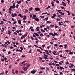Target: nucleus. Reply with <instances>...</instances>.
Returning <instances> with one entry per match:
<instances>
[{"instance_id":"obj_54","label":"nucleus","mask_w":75,"mask_h":75,"mask_svg":"<svg viewBox=\"0 0 75 75\" xmlns=\"http://www.w3.org/2000/svg\"><path fill=\"white\" fill-rule=\"evenodd\" d=\"M56 20H57V21H59L61 20V19H56Z\"/></svg>"},{"instance_id":"obj_4","label":"nucleus","mask_w":75,"mask_h":75,"mask_svg":"<svg viewBox=\"0 0 75 75\" xmlns=\"http://www.w3.org/2000/svg\"><path fill=\"white\" fill-rule=\"evenodd\" d=\"M36 72V71L35 70H33L32 71L31 73V74H34Z\"/></svg>"},{"instance_id":"obj_60","label":"nucleus","mask_w":75,"mask_h":75,"mask_svg":"<svg viewBox=\"0 0 75 75\" xmlns=\"http://www.w3.org/2000/svg\"><path fill=\"white\" fill-rule=\"evenodd\" d=\"M57 17H62V16L61 15H58L57 16Z\"/></svg>"},{"instance_id":"obj_28","label":"nucleus","mask_w":75,"mask_h":75,"mask_svg":"<svg viewBox=\"0 0 75 75\" xmlns=\"http://www.w3.org/2000/svg\"><path fill=\"white\" fill-rule=\"evenodd\" d=\"M41 69L43 70V69H45V68L43 67H40Z\"/></svg>"},{"instance_id":"obj_21","label":"nucleus","mask_w":75,"mask_h":75,"mask_svg":"<svg viewBox=\"0 0 75 75\" xmlns=\"http://www.w3.org/2000/svg\"><path fill=\"white\" fill-rule=\"evenodd\" d=\"M28 10H27V9L25 10V13H28Z\"/></svg>"},{"instance_id":"obj_45","label":"nucleus","mask_w":75,"mask_h":75,"mask_svg":"<svg viewBox=\"0 0 75 75\" xmlns=\"http://www.w3.org/2000/svg\"><path fill=\"white\" fill-rule=\"evenodd\" d=\"M71 71H74V72H75V69H72Z\"/></svg>"},{"instance_id":"obj_38","label":"nucleus","mask_w":75,"mask_h":75,"mask_svg":"<svg viewBox=\"0 0 75 75\" xmlns=\"http://www.w3.org/2000/svg\"><path fill=\"white\" fill-rule=\"evenodd\" d=\"M39 48H40V49H41V50H43V49H42V48L41 47H38Z\"/></svg>"},{"instance_id":"obj_9","label":"nucleus","mask_w":75,"mask_h":75,"mask_svg":"<svg viewBox=\"0 0 75 75\" xmlns=\"http://www.w3.org/2000/svg\"><path fill=\"white\" fill-rule=\"evenodd\" d=\"M39 28H40L39 27L36 28V30L37 31H40V29H39Z\"/></svg>"},{"instance_id":"obj_7","label":"nucleus","mask_w":75,"mask_h":75,"mask_svg":"<svg viewBox=\"0 0 75 75\" xmlns=\"http://www.w3.org/2000/svg\"><path fill=\"white\" fill-rule=\"evenodd\" d=\"M5 44H7V45H8V44H10V42H9V41H7L5 43Z\"/></svg>"},{"instance_id":"obj_55","label":"nucleus","mask_w":75,"mask_h":75,"mask_svg":"<svg viewBox=\"0 0 75 75\" xmlns=\"http://www.w3.org/2000/svg\"><path fill=\"white\" fill-rule=\"evenodd\" d=\"M4 59L5 60H7V58H6V57H5L4 58Z\"/></svg>"},{"instance_id":"obj_6","label":"nucleus","mask_w":75,"mask_h":75,"mask_svg":"<svg viewBox=\"0 0 75 75\" xmlns=\"http://www.w3.org/2000/svg\"><path fill=\"white\" fill-rule=\"evenodd\" d=\"M23 70H24V71H26L28 69L26 67H25L23 68Z\"/></svg>"},{"instance_id":"obj_15","label":"nucleus","mask_w":75,"mask_h":75,"mask_svg":"<svg viewBox=\"0 0 75 75\" xmlns=\"http://www.w3.org/2000/svg\"><path fill=\"white\" fill-rule=\"evenodd\" d=\"M10 8H11V9H13V8H15V6H10Z\"/></svg>"},{"instance_id":"obj_53","label":"nucleus","mask_w":75,"mask_h":75,"mask_svg":"<svg viewBox=\"0 0 75 75\" xmlns=\"http://www.w3.org/2000/svg\"><path fill=\"white\" fill-rule=\"evenodd\" d=\"M20 49L21 50H23V47H20Z\"/></svg>"},{"instance_id":"obj_57","label":"nucleus","mask_w":75,"mask_h":75,"mask_svg":"<svg viewBox=\"0 0 75 75\" xmlns=\"http://www.w3.org/2000/svg\"><path fill=\"white\" fill-rule=\"evenodd\" d=\"M31 51H32L31 50H30L29 52V53H31Z\"/></svg>"},{"instance_id":"obj_61","label":"nucleus","mask_w":75,"mask_h":75,"mask_svg":"<svg viewBox=\"0 0 75 75\" xmlns=\"http://www.w3.org/2000/svg\"><path fill=\"white\" fill-rule=\"evenodd\" d=\"M62 74H63V73L61 72H60V75H62Z\"/></svg>"},{"instance_id":"obj_58","label":"nucleus","mask_w":75,"mask_h":75,"mask_svg":"<svg viewBox=\"0 0 75 75\" xmlns=\"http://www.w3.org/2000/svg\"><path fill=\"white\" fill-rule=\"evenodd\" d=\"M54 17H55V16H53L51 17L52 18H54Z\"/></svg>"},{"instance_id":"obj_35","label":"nucleus","mask_w":75,"mask_h":75,"mask_svg":"<svg viewBox=\"0 0 75 75\" xmlns=\"http://www.w3.org/2000/svg\"><path fill=\"white\" fill-rule=\"evenodd\" d=\"M43 58H45V59H48V57H45V56H43Z\"/></svg>"},{"instance_id":"obj_20","label":"nucleus","mask_w":75,"mask_h":75,"mask_svg":"<svg viewBox=\"0 0 75 75\" xmlns=\"http://www.w3.org/2000/svg\"><path fill=\"white\" fill-rule=\"evenodd\" d=\"M40 37H44V35L42 33H41L40 34Z\"/></svg>"},{"instance_id":"obj_2","label":"nucleus","mask_w":75,"mask_h":75,"mask_svg":"<svg viewBox=\"0 0 75 75\" xmlns=\"http://www.w3.org/2000/svg\"><path fill=\"white\" fill-rule=\"evenodd\" d=\"M23 68H24V67H25V66H26V67H27V68L28 69V67H30V64L27 65V63L24 64H23Z\"/></svg>"},{"instance_id":"obj_29","label":"nucleus","mask_w":75,"mask_h":75,"mask_svg":"<svg viewBox=\"0 0 75 75\" xmlns=\"http://www.w3.org/2000/svg\"><path fill=\"white\" fill-rule=\"evenodd\" d=\"M50 6H48L47 8H46V9H48L49 8H50Z\"/></svg>"},{"instance_id":"obj_44","label":"nucleus","mask_w":75,"mask_h":75,"mask_svg":"<svg viewBox=\"0 0 75 75\" xmlns=\"http://www.w3.org/2000/svg\"><path fill=\"white\" fill-rule=\"evenodd\" d=\"M33 17H37V16H36V15H33Z\"/></svg>"},{"instance_id":"obj_47","label":"nucleus","mask_w":75,"mask_h":75,"mask_svg":"<svg viewBox=\"0 0 75 75\" xmlns=\"http://www.w3.org/2000/svg\"><path fill=\"white\" fill-rule=\"evenodd\" d=\"M30 31H34V29H32L31 30H30Z\"/></svg>"},{"instance_id":"obj_32","label":"nucleus","mask_w":75,"mask_h":75,"mask_svg":"<svg viewBox=\"0 0 75 75\" xmlns=\"http://www.w3.org/2000/svg\"><path fill=\"white\" fill-rule=\"evenodd\" d=\"M63 6H64V7H66V6H67V5L66 4H63Z\"/></svg>"},{"instance_id":"obj_30","label":"nucleus","mask_w":75,"mask_h":75,"mask_svg":"<svg viewBox=\"0 0 75 75\" xmlns=\"http://www.w3.org/2000/svg\"><path fill=\"white\" fill-rule=\"evenodd\" d=\"M56 64V67H59V65L58 64Z\"/></svg>"},{"instance_id":"obj_11","label":"nucleus","mask_w":75,"mask_h":75,"mask_svg":"<svg viewBox=\"0 0 75 75\" xmlns=\"http://www.w3.org/2000/svg\"><path fill=\"white\" fill-rule=\"evenodd\" d=\"M59 68H60V70H62V69H64V68L63 67H62L61 66H60Z\"/></svg>"},{"instance_id":"obj_23","label":"nucleus","mask_w":75,"mask_h":75,"mask_svg":"<svg viewBox=\"0 0 75 75\" xmlns=\"http://www.w3.org/2000/svg\"><path fill=\"white\" fill-rule=\"evenodd\" d=\"M33 10V8L32 7L30 8H29V11H31V10Z\"/></svg>"},{"instance_id":"obj_13","label":"nucleus","mask_w":75,"mask_h":75,"mask_svg":"<svg viewBox=\"0 0 75 75\" xmlns=\"http://www.w3.org/2000/svg\"><path fill=\"white\" fill-rule=\"evenodd\" d=\"M18 16L20 17H22V18L23 17V16L22 15H21V14H19L18 15Z\"/></svg>"},{"instance_id":"obj_56","label":"nucleus","mask_w":75,"mask_h":75,"mask_svg":"<svg viewBox=\"0 0 75 75\" xmlns=\"http://www.w3.org/2000/svg\"><path fill=\"white\" fill-rule=\"evenodd\" d=\"M9 48H10V49H12V48H13V47L12 46H11L9 47Z\"/></svg>"},{"instance_id":"obj_46","label":"nucleus","mask_w":75,"mask_h":75,"mask_svg":"<svg viewBox=\"0 0 75 75\" xmlns=\"http://www.w3.org/2000/svg\"><path fill=\"white\" fill-rule=\"evenodd\" d=\"M18 6H19V5H18V4L16 6V8H18Z\"/></svg>"},{"instance_id":"obj_31","label":"nucleus","mask_w":75,"mask_h":75,"mask_svg":"<svg viewBox=\"0 0 75 75\" xmlns=\"http://www.w3.org/2000/svg\"><path fill=\"white\" fill-rule=\"evenodd\" d=\"M61 8H62V9H64V10H65V8L64 7H61Z\"/></svg>"},{"instance_id":"obj_25","label":"nucleus","mask_w":75,"mask_h":75,"mask_svg":"<svg viewBox=\"0 0 75 75\" xmlns=\"http://www.w3.org/2000/svg\"><path fill=\"white\" fill-rule=\"evenodd\" d=\"M10 33H11V32H10V31H8V33L9 34V35H10Z\"/></svg>"},{"instance_id":"obj_63","label":"nucleus","mask_w":75,"mask_h":75,"mask_svg":"<svg viewBox=\"0 0 75 75\" xmlns=\"http://www.w3.org/2000/svg\"><path fill=\"white\" fill-rule=\"evenodd\" d=\"M19 31L21 32H22V30H19Z\"/></svg>"},{"instance_id":"obj_33","label":"nucleus","mask_w":75,"mask_h":75,"mask_svg":"<svg viewBox=\"0 0 75 75\" xmlns=\"http://www.w3.org/2000/svg\"><path fill=\"white\" fill-rule=\"evenodd\" d=\"M54 46L55 47H58V44H55Z\"/></svg>"},{"instance_id":"obj_41","label":"nucleus","mask_w":75,"mask_h":75,"mask_svg":"<svg viewBox=\"0 0 75 75\" xmlns=\"http://www.w3.org/2000/svg\"><path fill=\"white\" fill-rule=\"evenodd\" d=\"M46 27L47 28V29H48V30H49V29H50V28H49V26H48L47 25Z\"/></svg>"},{"instance_id":"obj_10","label":"nucleus","mask_w":75,"mask_h":75,"mask_svg":"<svg viewBox=\"0 0 75 75\" xmlns=\"http://www.w3.org/2000/svg\"><path fill=\"white\" fill-rule=\"evenodd\" d=\"M66 12H67V13H68V16H69V15H70V14H71V13H70V12H69V11H67Z\"/></svg>"},{"instance_id":"obj_39","label":"nucleus","mask_w":75,"mask_h":75,"mask_svg":"<svg viewBox=\"0 0 75 75\" xmlns=\"http://www.w3.org/2000/svg\"><path fill=\"white\" fill-rule=\"evenodd\" d=\"M50 27H54L55 26V25H51L50 26Z\"/></svg>"},{"instance_id":"obj_5","label":"nucleus","mask_w":75,"mask_h":75,"mask_svg":"<svg viewBox=\"0 0 75 75\" xmlns=\"http://www.w3.org/2000/svg\"><path fill=\"white\" fill-rule=\"evenodd\" d=\"M35 10L37 11H39L40 10V9L39 8H35Z\"/></svg>"},{"instance_id":"obj_17","label":"nucleus","mask_w":75,"mask_h":75,"mask_svg":"<svg viewBox=\"0 0 75 75\" xmlns=\"http://www.w3.org/2000/svg\"><path fill=\"white\" fill-rule=\"evenodd\" d=\"M55 53H57V52L55 51H54V52H53V54L55 55H56V54H55Z\"/></svg>"},{"instance_id":"obj_22","label":"nucleus","mask_w":75,"mask_h":75,"mask_svg":"<svg viewBox=\"0 0 75 75\" xmlns=\"http://www.w3.org/2000/svg\"><path fill=\"white\" fill-rule=\"evenodd\" d=\"M23 17H24V18H23V20H26V16L24 15Z\"/></svg>"},{"instance_id":"obj_27","label":"nucleus","mask_w":75,"mask_h":75,"mask_svg":"<svg viewBox=\"0 0 75 75\" xmlns=\"http://www.w3.org/2000/svg\"><path fill=\"white\" fill-rule=\"evenodd\" d=\"M25 62H26V61H24L22 62L21 63L22 64H24V63H25Z\"/></svg>"},{"instance_id":"obj_52","label":"nucleus","mask_w":75,"mask_h":75,"mask_svg":"<svg viewBox=\"0 0 75 75\" xmlns=\"http://www.w3.org/2000/svg\"><path fill=\"white\" fill-rule=\"evenodd\" d=\"M13 7H15V3H13Z\"/></svg>"},{"instance_id":"obj_43","label":"nucleus","mask_w":75,"mask_h":75,"mask_svg":"<svg viewBox=\"0 0 75 75\" xmlns=\"http://www.w3.org/2000/svg\"><path fill=\"white\" fill-rule=\"evenodd\" d=\"M56 2L57 3H59V1H58V0H56Z\"/></svg>"},{"instance_id":"obj_49","label":"nucleus","mask_w":75,"mask_h":75,"mask_svg":"<svg viewBox=\"0 0 75 75\" xmlns=\"http://www.w3.org/2000/svg\"><path fill=\"white\" fill-rule=\"evenodd\" d=\"M15 73L16 74H18V71H17V70H16L15 71Z\"/></svg>"},{"instance_id":"obj_37","label":"nucleus","mask_w":75,"mask_h":75,"mask_svg":"<svg viewBox=\"0 0 75 75\" xmlns=\"http://www.w3.org/2000/svg\"><path fill=\"white\" fill-rule=\"evenodd\" d=\"M30 29H32L33 28V27H32V26H30V28H29Z\"/></svg>"},{"instance_id":"obj_1","label":"nucleus","mask_w":75,"mask_h":75,"mask_svg":"<svg viewBox=\"0 0 75 75\" xmlns=\"http://www.w3.org/2000/svg\"><path fill=\"white\" fill-rule=\"evenodd\" d=\"M49 35H51L53 37H55V35L58 36V34L55 32H54V33H50Z\"/></svg>"},{"instance_id":"obj_64","label":"nucleus","mask_w":75,"mask_h":75,"mask_svg":"<svg viewBox=\"0 0 75 75\" xmlns=\"http://www.w3.org/2000/svg\"><path fill=\"white\" fill-rule=\"evenodd\" d=\"M54 4V2L52 1L51 3V4Z\"/></svg>"},{"instance_id":"obj_59","label":"nucleus","mask_w":75,"mask_h":75,"mask_svg":"<svg viewBox=\"0 0 75 75\" xmlns=\"http://www.w3.org/2000/svg\"><path fill=\"white\" fill-rule=\"evenodd\" d=\"M9 11H12V9L10 8H9Z\"/></svg>"},{"instance_id":"obj_50","label":"nucleus","mask_w":75,"mask_h":75,"mask_svg":"<svg viewBox=\"0 0 75 75\" xmlns=\"http://www.w3.org/2000/svg\"><path fill=\"white\" fill-rule=\"evenodd\" d=\"M69 54H73V52H71L69 53Z\"/></svg>"},{"instance_id":"obj_40","label":"nucleus","mask_w":75,"mask_h":75,"mask_svg":"<svg viewBox=\"0 0 75 75\" xmlns=\"http://www.w3.org/2000/svg\"><path fill=\"white\" fill-rule=\"evenodd\" d=\"M1 2L2 3H4V0H1Z\"/></svg>"},{"instance_id":"obj_51","label":"nucleus","mask_w":75,"mask_h":75,"mask_svg":"<svg viewBox=\"0 0 75 75\" xmlns=\"http://www.w3.org/2000/svg\"><path fill=\"white\" fill-rule=\"evenodd\" d=\"M46 20H48V17H47L45 18Z\"/></svg>"},{"instance_id":"obj_62","label":"nucleus","mask_w":75,"mask_h":75,"mask_svg":"<svg viewBox=\"0 0 75 75\" xmlns=\"http://www.w3.org/2000/svg\"><path fill=\"white\" fill-rule=\"evenodd\" d=\"M57 11H58V12H60V11H61V10H58Z\"/></svg>"},{"instance_id":"obj_26","label":"nucleus","mask_w":75,"mask_h":75,"mask_svg":"<svg viewBox=\"0 0 75 75\" xmlns=\"http://www.w3.org/2000/svg\"><path fill=\"white\" fill-rule=\"evenodd\" d=\"M41 31L43 32V33H45V30H44L43 29H41Z\"/></svg>"},{"instance_id":"obj_8","label":"nucleus","mask_w":75,"mask_h":75,"mask_svg":"<svg viewBox=\"0 0 75 75\" xmlns=\"http://www.w3.org/2000/svg\"><path fill=\"white\" fill-rule=\"evenodd\" d=\"M16 51H19V52H22V50H18L17 49L16 50Z\"/></svg>"},{"instance_id":"obj_34","label":"nucleus","mask_w":75,"mask_h":75,"mask_svg":"<svg viewBox=\"0 0 75 75\" xmlns=\"http://www.w3.org/2000/svg\"><path fill=\"white\" fill-rule=\"evenodd\" d=\"M47 14V12L43 13H42V14Z\"/></svg>"},{"instance_id":"obj_48","label":"nucleus","mask_w":75,"mask_h":75,"mask_svg":"<svg viewBox=\"0 0 75 75\" xmlns=\"http://www.w3.org/2000/svg\"><path fill=\"white\" fill-rule=\"evenodd\" d=\"M33 37H35H35H36V36H35V35H34V34H33Z\"/></svg>"},{"instance_id":"obj_3","label":"nucleus","mask_w":75,"mask_h":75,"mask_svg":"<svg viewBox=\"0 0 75 75\" xmlns=\"http://www.w3.org/2000/svg\"><path fill=\"white\" fill-rule=\"evenodd\" d=\"M11 16L12 17H14L15 16H17V15L16 13H15L14 14L13 13H12Z\"/></svg>"},{"instance_id":"obj_12","label":"nucleus","mask_w":75,"mask_h":75,"mask_svg":"<svg viewBox=\"0 0 75 75\" xmlns=\"http://www.w3.org/2000/svg\"><path fill=\"white\" fill-rule=\"evenodd\" d=\"M35 20L37 21H38H38H39V19H38V18H35Z\"/></svg>"},{"instance_id":"obj_36","label":"nucleus","mask_w":75,"mask_h":75,"mask_svg":"<svg viewBox=\"0 0 75 75\" xmlns=\"http://www.w3.org/2000/svg\"><path fill=\"white\" fill-rule=\"evenodd\" d=\"M46 22L47 23H51V22L50 21H46Z\"/></svg>"},{"instance_id":"obj_19","label":"nucleus","mask_w":75,"mask_h":75,"mask_svg":"<svg viewBox=\"0 0 75 75\" xmlns=\"http://www.w3.org/2000/svg\"><path fill=\"white\" fill-rule=\"evenodd\" d=\"M18 4H20L21 3V1H17Z\"/></svg>"},{"instance_id":"obj_18","label":"nucleus","mask_w":75,"mask_h":75,"mask_svg":"<svg viewBox=\"0 0 75 75\" xmlns=\"http://www.w3.org/2000/svg\"><path fill=\"white\" fill-rule=\"evenodd\" d=\"M34 34L35 35H36V36H39V35H38V34H37V33H35Z\"/></svg>"},{"instance_id":"obj_16","label":"nucleus","mask_w":75,"mask_h":75,"mask_svg":"<svg viewBox=\"0 0 75 75\" xmlns=\"http://www.w3.org/2000/svg\"><path fill=\"white\" fill-rule=\"evenodd\" d=\"M37 51H39V52H40V53H41V54H42V52L40 51V50L38 49L37 50Z\"/></svg>"},{"instance_id":"obj_14","label":"nucleus","mask_w":75,"mask_h":75,"mask_svg":"<svg viewBox=\"0 0 75 75\" xmlns=\"http://www.w3.org/2000/svg\"><path fill=\"white\" fill-rule=\"evenodd\" d=\"M18 22L19 24H21V20H18Z\"/></svg>"},{"instance_id":"obj_42","label":"nucleus","mask_w":75,"mask_h":75,"mask_svg":"<svg viewBox=\"0 0 75 75\" xmlns=\"http://www.w3.org/2000/svg\"><path fill=\"white\" fill-rule=\"evenodd\" d=\"M21 57H23V58H24V57H25V56L22 55L21 56Z\"/></svg>"},{"instance_id":"obj_24","label":"nucleus","mask_w":75,"mask_h":75,"mask_svg":"<svg viewBox=\"0 0 75 75\" xmlns=\"http://www.w3.org/2000/svg\"><path fill=\"white\" fill-rule=\"evenodd\" d=\"M58 24H59V25H62V24H61L60 22H59L58 23Z\"/></svg>"}]
</instances>
